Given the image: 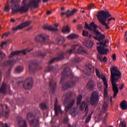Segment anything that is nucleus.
I'll return each instance as SVG.
<instances>
[{"label": "nucleus", "mask_w": 127, "mask_h": 127, "mask_svg": "<svg viewBox=\"0 0 127 127\" xmlns=\"http://www.w3.org/2000/svg\"><path fill=\"white\" fill-rule=\"evenodd\" d=\"M62 78L60 82L62 85L63 91L67 90L75 85V84L79 81V77L75 76L72 73V70L69 66L65 67L62 72Z\"/></svg>", "instance_id": "1"}, {"label": "nucleus", "mask_w": 127, "mask_h": 127, "mask_svg": "<svg viewBox=\"0 0 127 127\" xmlns=\"http://www.w3.org/2000/svg\"><path fill=\"white\" fill-rule=\"evenodd\" d=\"M20 0H11L10 3L11 4L10 9L12 10V14L15 13H24V12H27L29 7H38L39 2L41 1V0H31L29 3H25L26 0H23L22 3L23 5L19 7V2Z\"/></svg>", "instance_id": "2"}, {"label": "nucleus", "mask_w": 127, "mask_h": 127, "mask_svg": "<svg viewBox=\"0 0 127 127\" xmlns=\"http://www.w3.org/2000/svg\"><path fill=\"white\" fill-rule=\"evenodd\" d=\"M111 84L112 85V90L114 92L113 98L116 99L119 93L118 84H116L122 78V72L119 70L118 66H113L110 68Z\"/></svg>", "instance_id": "3"}, {"label": "nucleus", "mask_w": 127, "mask_h": 127, "mask_svg": "<svg viewBox=\"0 0 127 127\" xmlns=\"http://www.w3.org/2000/svg\"><path fill=\"white\" fill-rule=\"evenodd\" d=\"M85 28H87V29H88V30L90 31H93L94 34L96 35V36L93 37V38H94L95 40L102 41V40H104V39L106 38L105 35L102 34L97 30V25L93 22L91 23L89 25L85 23Z\"/></svg>", "instance_id": "4"}, {"label": "nucleus", "mask_w": 127, "mask_h": 127, "mask_svg": "<svg viewBox=\"0 0 127 127\" xmlns=\"http://www.w3.org/2000/svg\"><path fill=\"white\" fill-rule=\"evenodd\" d=\"M97 19H98L100 23L105 26L106 29H110V26L108 25V24L106 23L108 17H111L112 15L110 14L109 11L101 10L98 12V14L96 15Z\"/></svg>", "instance_id": "5"}, {"label": "nucleus", "mask_w": 127, "mask_h": 127, "mask_svg": "<svg viewBox=\"0 0 127 127\" xmlns=\"http://www.w3.org/2000/svg\"><path fill=\"white\" fill-rule=\"evenodd\" d=\"M15 79L16 82V87H19V85H23L24 89L28 90L31 89L33 86V78L31 77H28L25 81L22 80V77H17Z\"/></svg>", "instance_id": "6"}, {"label": "nucleus", "mask_w": 127, "mask_h": 127, "mask_svg": "<svg viewBox=\"0 0 127 127\" xmlns=\"http://www.w3.org/2000/svg\"><path fill=\"white\" fill-rule=\"evenodd\" d=\"M72 92H67L64 94L63 99L64 100V104H67L66 107H65V111L66 112H68L71 108L74 106L76 100L75 98H72Z\"/></svg>", "instance_id": "7"}, {"label": "nucleus", "mask_w": 127, "mask_h": 127, "mask_svg": "<svg viewBox=\"0 0 127 127\" xmlns=\"http://www.w3.org/2000/svg\"><path fill=\"white\" fill-rule=\"evenodd\" d=\"M99 103V92L98 91H93L91 93L90 104L91 106L96 107Z\"/></svg>", "instance_id": "8"}, {"label": "nucleus", "mask_w": 127, "mask_h": 127, "mask_svg": "<svg viewBox=\"0 0 127 127\" xmlns=\"http://www.w3.org/2000/svg\"><path fill=\"white\" fill-rule=\"evenodd\" d=\"M27 120L28 122H29L31 126L34 127H39L38 126V124L39 123V120L37 119L34 118L31 121H29L31 118H34V114H32V113H28L26 116Z\"/></svg>", "instance_id": "9"}, {"label": "nucleus", "mask_w": 127, "mask_h": 127, "mask_svg": "<svg viewBox=\"0 0 127 127\" xmlns=\"http://www.w3.org/2000/svg\"><path fill=\"white\" fill-rule=\"evenodd\" d=\"M38 62L36 60L31 61L29 64L28 68L30 73H35L37 70L38 67Z\"/></svg>", "instance_id": "10"}, {"label": "nucleus", "mask_w": 127, "mask_h": 127, "mask_svg": "<svg viewBox=\"0 0 127 127\" xmlns=\"http://www.w3.org/2000/svg\"><path fill=\"white\" fill-rule=\"evenodd\" d=\"M30 51H32V49L27 48L23 51H16L12 52L9 56V58H12V57L17 56L18 55H20V54H24V55H26V52H30Z\"/></svg>", "instance_id": "11"}, {"label": "nucleus", "mask_w": 127, "mask_h": 127, "mask_svg": "<svg viewBox=\"0 0 127 127\" xmlns=\"http://www.w3.org/2000/svg\"><path fill=\"white\" fill-rule=\"evenodd\" d=\"M49 40V36L45 34H41L35 38V41L37 42H43L45 43Z\"/></svg>", "instance_id": "12"}, {"label": "nucleus", "mask_w": 127, "mask_h": 127, "mask_svg": "<svg viewBox=\"0 0 127 127\" xmlns=\"http://www.w3.org/2000/svg\"><path fill=\"white\" fill-rule=\"evenodd\" d=\"M65 56V53L63 52H61L59 53L57 55V57L53 58L49 62V64H52V63H54L55 61H60L61 60H64Z\"/></svg>", "instance_id": "13"}, {"label": "nucleus", "mask_w": 127, "mask_h": 127, "mask_svg": "<svg viewBox=\"0 0 127 127\" xmlns=\"http://www.w3.org/2000/svg\"><path fill=\"white\" fill-rule=\"evenodd\" d=\"M29 25H30V21L24 22L20 25H18L17 27L15 28H12V31H17V30H21V29L24 28V27L29 26Z\"/></svg>", "instance_id": "14"}, {"label": "nucleus", "mask_w": 127, "mask_h": 127, "mask_svg": "<svg viewBox=\"0 0 127 127\" xmlns=\"http://www.w3.org/2000/svg\"><path fill=\"white\" fill-rule=\"evenodd\" d=\"M80 53V46L79 45H75L72 46L71 49L67 51L65 54H72V53Z\"/></svg>", "instance_id": "15"}, {"label": "nucleus", "mask_w": 127, "mask_h": 127, "mask_svg": "<svg viewBox=\"0 0 127 127\" xmlns=\"http://www.w3.org/2000/svg\"><path fill=\"white\" fill-rule=\"evenodd\" d=\"M102 78L104 83V86H105L104 97V99H107V98H108V81H107V78H106V76H102Z\"/></svg>", "instance_id": "16"}, {"label": "nucleus", "mask_w": 127, "mask_h": 127, "mask_svg": "<svg viewBox=\"0 0 127 127\" xmlns=\"http://www.w3.org/2000/svg\"><path fill=\"white\" fill-rule=\"evenodd\" d=\"M49 87L50 88V91L52 93L54 94L55 91H56V88H57V84L56 81H54L53 79L50 81Z\"/></svg>", "instance_id": "17"}, {"label": "nucleus", "mask_w": 127, "mask_h": 127, "mask_svg": "<svg viewBox=\"0 0 127 127\" xmlns=\"http://www.w3.org/2000/svg\"><path fill=\"white\" fill-rule=\"evenodd\" d=\"M54 110L55 115L57 116H58L59 113H61V114L63 113L62 112V110H61V106H58V101H57V99H56V102L54 104Z\"/></svg>", "instance_id": "18"}, {"label": "nucleus", "mask_w": 127, "mask_h": 127, "mask_svg": "<svg viewBox=\"0 0 127 127\" xmlns=\"http://www.w3.org/2000/svg\"><path fill=\"white\" fill-rule=\"evenodd\" d=\"M78 11V9H73L71 11L70 10H67L65 12H62V15H64L65 14L66 17H70V16H72L74 14V13H76Z\"/></svg>", "instance_id": "19"}, {"label": "nucleus", "mask_w": 127, "mask_h": 127, "mask_svg": "<svg viewBox=\"0 0 127 127\" xmlns=\"http://www.w3.org/2000/svg\"><path fill=\"white\" fill-rule=\"evenodd\" d=\"M97 51L100 55H104V54H107L109 52V49H105L101 46H98Z\"/></svg>", "instance_id": "20"}, {"label": "nucleus", "mask_w": 127, "mask_h": 127, "mask_svg": "<svg viewBox=\"0 0 127 127\" xmlns=\"http://www.w3.org/2000/svg\"><path fill=\"white\" fill-rule=\"evenodd\" d=\"M95 86L96 84L95 83V82L94 80H92L88 81L87 83L86 84V88L88 90H90V91H93Z\"/></svg>", "instance_id": "21"}, {"label": "nucleus", "mask_w": 127, "mask_h": 127, "mask_svg": "<svg viewBox=\"0 0 127 127\" xmlns=\"http://www.w3.org/2000/svg\"><path fill=\"white\" fill-rule=\"evenodd\" d=\"M84 109H85V111L86 112L85 116H87V115H88V112H89V110H88V104H86L85 102H82L81 105L80 107V110L81 111H83Z\"/></svg>", "instance_id": "22"}, {"label": "nucleus", "mask_w": 127, "mask_h": 127, "mask_svg": "<svg viewBox=\"0 0 127 127\" xmlns=\"http://www.w3.org/2000/svg\"><path fill=\"white\" fill-rule=\"evenodd\" d=\"M84 45L87 48H92L94 43L91 40H85L83 42Z\"/></svg>", "instance_id": "23"}, {"label": "nucleus", "mask_w": 127, "mask_h": 127, "mask_svg": "<svg viewBox=\"0 0 127 127\" xmlns=\"http://www.w3.org/2000/svg\"><path fill=\"white\" fill-rule=\"evenodd\" d=\"M85 69L86 71H88L89 73H93L94 72V71H95L94 67H93V66L90 64H88L86 65Z\"/></svg>", "instance_id": "24"}, {"label": "nucleus", "mask_w": 127, "mask_h": 127, "mask_svg": "<svg viewBox=\"0 0 127 127\" xmlns=\"http://www.w3.org/2000/svg\"><path fill=\"white\" fill-rule=\"evenodd\" d=\"M44 29H45V30L47 29V30H49L50 31H54V32L58 31V28H53L51 26L44 25Z\"/></svg>", "instance_id": "25"}, {"label": "nucleus", "mask_w": 127, "mask_h": 127, "mask_svg": "<svg viewBox=\"0 0 127 127\" xmlns=\"http://www.w3.org/2000/svg\"><path fill=\"white\" fill-rule=\"evenodd\" d=\"M6 84L5 82H3L0 88V93H2V94H5L6 93Z\"/></svg>", "instance_id": "26"}, {"label": "nucleus", "mask_w": 127, "mask_h": 127, "mask_svg": "<svg viewBox=\"0 0 127 127\" xmlns=\"http://www.w3.org/2000/svg\"><path fill=\"white\" fill-rule=\"evenodd\" d=\"M16 63V60H9L4 63V64H6L8 66H13L14 64Z\"/></svg>", "instance_id": "27"}, {"label": "nucleus", "mask_w": 127, "mask_h": 127, "mask_svg": "<svg viewBox=\"0 0 127 127\" xmlns=\"http://www.w3.org/2000/svg\"><path fill=\"white\" fill-rule=\"evenodd\" d=\"M57 44H63L65 42V39L63 37H59L56 40Z\"/></svg>", "instance_id": "28"}, {"label": "nucleus", "mask_w": 127, "mask_h": 127, "mask_svg": "<svg viewBox=\"0 0 127 127\" xmlns=\"http://www.w3.org/2000/svg\"><path fill=\"white\" fill-rule=\"evenodd\" d=\"M120 105L121 109H122V110H127V101H126L125 100L122 101L121 102Z\"/></svg>", "instance_id": "29"}, {"label": "nucleus", "mask_w": 127, "mask_h": 127, "mask_svg": "<svg viewBox=\"0 0 127 127\" xmlns=\"http://www.w3.org/2000/svg\"><path fill=\"white\" fill-rule=\"evenodd\" d=\"M24 70V67H23L22 66H17L15 69V73H21Z\"/></svg>", "instance_id": "30"}, {"label": "nucleus", "mask_w": 127, "mask_h": 127, "mask_svg": "<svg viewBox=\"0 0 127 127\" xmlns=\"http://www.w3.org/2000/svg\"><path fill=\"white\" fill-rule=\"evenodd\" d=\"M37 56H40L42 58H44L46 56V53L45 52L39 51L36 52Z\"/></svg>", "instance_id": "31"}, {"label": "nucleus", "mask_w": 127, "mask_h": 127, "mask_svg": "<svg viewBox=\"0 0 127 127\" xmlns=\"http://www.w3.org/2000/svg\"><path fill=\"white\" fill-rule=\"evenodd\" d=\"M62 32L63 33H69L70 32V29H69L68 25L64 26L62 29Z\"/></svg>", "instance_id": "32"}, {"label": "nucleus", "mask_w": 127, "mask_h": 127, "mask_svg": "<svg viewBox=\"0 0 127 127\" xmlns=\"http://www.w3.org/2000/svg\"><path fill=\"white\" fill-rule=\"evenodd\" d=\"M77 37H78V36L75 34H70L67 36L68 39H75Z\"/></svg>", "instance_id": "33"}, {"label": "nucleus", "mask_w": 127, "mask_h": 127, "mask_svg": "<svg viewBox=\"0 0 127 127\" xmlns=\"http://www.w3.org/2000/svg\"><path fill=\"white\" fill-rule=\"evenodd\" d=\"M39 107L41 110H46L47 109V105L44 103H41Z\"/></svg>", "instance_id": "34"}, {"label": "nucleus", "mask_w": 127, "mask_h": 127, "mask_svg": "<svg viewBox=\"0 0 127 127\" xmlns=\"http://www.w3.org/2000/svg\"><path fill=\"white\" fill-rule=\"evenodd\" d=\"M54 69V67H53V66L48 65L45 69V72H51V71H53Z\"/></svg>", "instance_id": "35"}, {"label": "nucleus", "mask_w": 127, "mask_h": 127, "mask_svg": "<svg viewBox=\"0 0 127 127\" xmlns=\"http://www.w3.org/2000/svg\"><path fill=\"white\" fill-rule=\"evenodd\" d=\"M20 122L21 124L20 127H27V125L26 124V121L25 120H22Z\"/></svg>", "instance_id": "36"}, {"label": "nucleus", "mask_w": 127, "mask_h": 127, "mask_svg": "<svg viewBox=\"0 0 127 127\" xmlns=\"http://www.w3.org/2000/svg\"><path fill=\"white\" fill-rule=\"evenodd\" d=\"M79 57L76 56L75 58H73L71 60L72 62H74V63H78L79 60Z\"/></svg>", "instance_id": "37"}, {"label": "nucleus", "mask_w": 127, "mask_h": 127, "mask_svg": "<svg viewBox=\"0 0 127 127\" xmlns=\"http://www.w3.org/2000/svg\"><path fill=\"white\" fill-rule=\"evenodd\" d=\"M5 57V54L3 53L2 51H0V62Z\"/></svg>", "instance_id": "38"}, {"label": "nucleus", "mask_w": 127, "mask_h": 127, "mask_svg": "<svg viewBox=\"0 0 127 127\" xmlns=\"http://www.w3.org/2000/svg\"><path fill=\"white\" fill-rule=\"evenodd\" d=\"M9 9H10V7H9V4H7L5 6L4 10L5 11H7V12H9Z\"/></svg>", "instance_id": "39"}, {"label": "nucleus", "mask_w": 127, "mask_h": 127, "mask_svg": "<svg viewBox=\"0 0 127 127\" xmlns=\"http://www.w3.org/2000/svg\"><path fill=\"white\" fill-rule=\"evenodd\" d=\"M80 54L84 53V54H87V51L84 49L82 47H80Z\"/></svg>", "instance_id": "40"}, {"label": "nucleus", "mask_w": 127, "mask_h": 127, "mask_svg": "<svg viewBox=\"0 0 127 127\" xmlns=\"http://www.w3.org/2000/svg\"><path fill=\"white\" fill-rule=\"evenodd\" d=\"M82 35L83 36H85V37H87L89 36V32L88 31H85V30H83L82 32Z\"/></svg>", "instance_id": "41"}, {"label": "nucleus", "mask_w": 127, "mask_h": 127, "mask_svg": "<svg viewBox=\"0 0 127 127\" xmlns=\"http://www.w3.org/2000/svg\"><path fill=\"white\" fill-rule=\"evenodd\" d=\"M108 109V104H107L106 102H104L103 103V110L104 112H106L107 110Z\"/></svg>", "instance_id": "42"}, {"label": "nucleus", "mask_w": 127, "mask_h": 127, "mask_svg": "<svg viewBox=\"0 0 127 127\" xmlns=\"http://www.w3.org/2000/svg\"><path fill=\"white\" fill-rule=\"evenodd\" d=\"M97 44L98 45H103L104 47H107V44L105 42H100L99 43H97Z\"/></svg>", "instance_id": "43"}, {"label": "nucleus", "mask_w": 127, "mask_h": 127, "mask_svg": "<svg viewBox=\"0 0 127 127\" xmlns=\"http://www.w3.org/2000/svg\"><path fill=\"white\" fill-rule=\"evenodd\" d=\"M10 72H11V68H9L8 71L6 72V76L7 78H8V77H9V75H10Z\"/></svg>", "instance_id": "44"}, {"label": "nucleus", "mask_w": 127, "mask_h": 127, "mask_svg": "<svg viewBox=\"0 0 127 127\" xmlns=\"http://www.w3.org/2000/svg\"><path fill=\"white\" fill-rule=\"evenodd\" d=\"M78 110V108L77 107H75L73 109V110L72 111V114H74V115H76L78 112H77Z\"/></svg>", "instance_id": "45"}, {"label": "nucleus", "mask_w": 127, "mask_h": 127, "mask_svg": "<svg viewBox=\"0 0 127 127\" xmlns=\"http://www.w3.org/2000/svg\"><path fill=\"white\" fill-rule=\"evenodd\" d=\"M95 72L96 73V76L99 77L100 78L101 77V74H100V70H99L98 69H95Z\"/></svg>", "instance_id": "46"}, {"label": "nucleus", "mask_w": 127, "mask_h": 127, "mask_svg": "<svg viewBox=\"0 0 127 127\" xmlns=\"http://www.w3.org/2000/svg\"><path fill=\"white\" fill-rule=\"evenodd\" d=\"M76 105L77 106H79L80 105V95H78L77 98Z\"/></svg>", "instance_id": "47"}, {"label": "nucleus", "mask_w": 127, "mask_h": 127, "mask_svg": "<svg viewBox=\"0 0 127 127\" xmlns=\"http://www.w3.org/2000/svg\"><path fill=\"white\" fill-rule=\"evenodd\" d=\"M119 127H127V124L124 122H121L119 125Z\"/></svg>", "instance_id": "48"}, {"label": "nucleus", "mask_w": 127, "mask_h": 127, "mask_svg": "<svg viewBox=\"0 0 127 127\" xmlns=\"http://www.w3.org/2000/svg\"><path fill=\"white\" fill-rule=\"evenodd\" d=\"M91 118H92L91 115H89L87 118L86 119V123H88L90 121H91Z\"/></svg>", "instance_id": "49"}, {"label": "nucleus", "mask_w": 127, "mask_h": 127, "mask_svg": "<svg viewBox=\"0 0 127 127\" xmlns=\"http://www.w3.org/2000/svg\"><path fill=\"white\" fill-rule=\"evenodd\" d=\"M94 4L93 3H90L88 5V9H91L94 7Z\"/></svg>", "instance_id": "50"}, {"label": "nucleus", "mask_w": 127, "mask_h": 127, "mask_svg": "<svg viewBox=\"0 0 127 127\" xmlns=\"http://www.w3.org/2000/svg\"><path fill=\"white\" fill-rule=\"evenodd\" d=\"M7 44V42H2L1 44L0 45V47L2 48H3V45H6Z\"/></svg>", "instance_id": "51"}, {"label": "nucleus", "mask_w": 127, "mask_h": 127, "mask_svg": "<svg viewBox=\"0 0 127 127\" xmlns=\"http://www.w3.org/2000/svg\"><path fill=\"white\" fill-rule=\"evenodd\" d=\"M112 59L113 61H116V60L117 59V56L115 55V54H114L112 55Z\"/></svg>", "instance_id": "52"}, {"label": "nucleus", "mask_w": 127, "mask_h": 127, "mask_svg": "<svg viewBox=\"0 0 127 127\" xmlns=\"http://www.w3.org/2000/svg\"><path fill=\"white\" fill-rule=\"evenodd\" d=\"M124 88H125V84H121L119 86L120 90H123V89H124Z\"/></svg>", "instance_id": "53"}, {"label": "nucleus", "mask_w": 127, "mask_h": 127, "mask_svg": "<svg viewBox=\"0 0 127 127\" xmlns=\"http://www.w3.org/2000/svg\"><path fill=\"white\" fill-rule=\"evenodd\" d=\"M109 116V113H107L106 114L104 118L103 122H105V121H107V119H108V117Z\"/></svg>", "instance_id": "54"}, {"label": "nucleus", "mask_w": 127, "mask_h": 127, "mask_svg": "<svg viewBox=\"0 0 127 127\" xmlns=\"http://www.w3.org/2000/svg\"><path fill=\"white\" fill-rule=\"evenodd\" d=\"M8 34H9V33H7V32H6V33H4L3 35L1 37V38H3V37L4 36H8Z\"/></svg>", "instance_id": "55"}, {"label": "nucleus", "mask_w": 127, "mask_h": 127, "mask_svg": "<svg viewBox=\"0 0 127 127\" xmlns=\"http://www.w3.org/2000/svg\"><path fill=\"white\" fill-rule=\"evenodd\" d=\"M111 20H116V18H115L114 17H111L108 19V22H110V21H111Z\"/></svg>", "instance_id": "56"}, {"label": "nucleus", "mask_w": 127, "mask_h": 127, "mask_svg": "<svg viewBox=\"0 0 127 127\" xmlns=\"http://www.w3.org/2000/svg\"><path fill=\"white\" fill-rule=\"evenodd\" d=\"M103 62H107L108 61V59L106 57H104V58L102 59Z\"/></svg>", "instance_id": "57"}, {"label": "nucleus", "mask_w": 127, "mask_h": 127, "mask_svg": "<svg viewBox=\"0 0 127 127\" xmlns=\"http://www.w3.org/2000/svg\"><path fill=\"white\" fill-rule=\"evenodd\" d=\"M6 109L7 111L5 112V114L6 116H7L8 115V111H7L8 108H7V107H6Z\"/></svg>", "instance_id": "58"}, {"label": "nucleus", "mask_w": 127, "mask_h": 127, "mask_svg": "<svg viewBox=\"0 0 127 127\" xmlns=\"http://www.w3.org/2000/svg\"><path fill=\"white\" fill-rule=\"evenodd\" d=\"M2 77V75L1 74V70L0 69V80H1Z\"/></svg>", "instance_id": "59"}, {"label": "nucleus", "mask_w": 127, "mask_h": 127, "mask_svg": "<svg viewBox=\"0 0 127 127\" xmlns=\"http://www.w3.org/2000/svg\"><path fill=\"white\" fill-rule=\"evenodd\" d=\"M51 13H52L51 11H47V14H48V15L51 14Z\"/></svg>", "instance_id": "60"}, {"label": "nucleus", "mask_w": 127, "mask_h": 127, "mask_svg": "<svg viewBox=\"0 0 127 127\" xmlns=\"http://www.w3.org/2000/svg\"><path fill=\"white\" fill-rule=\"evenodd\" d=\"M98 57V59H99L100 61H102V56H99Z\"/></svg>", "instance_id": "61"}, {"label": "nucleus", "mask_w": 127, "mask_h": 127, "mask_svg": "<svg viewBox=\"0 0 127 127\" xmlns=\"http://www.w3.org/2000/svg\"><path fill=\"white\" fill-rule=\"evenodd\" d=\"M15 21V20H14L13 18H11L10 19V22H14Z\"/></svg>", "instance_id": "62"}, {"label": "nucleus", "mask_w": 127, "mask_h": 127, "mask_svg": "<svg viewBox=\"0 0 127 127\" xmlns=\"http://www.w3.org/2000/svg\"><path fill=\"white\" fill-rule=\"evenodd\" d=\"M49 0H42L43 2H47Z\"/></svg>", "instance_id": "63"}, {"label": "nucleus", "mask_w": 127, "mask_h": 127, "mask_svg": "<svg viewBox=\"0 0 127 127\" xmlns=\"http://www.w3.org/2000/svg\"><path fill=\"white\" fill-rule=\"evenodd\" d=\"M54 26H55V27L57 28V27H58V24H55L54 25Z\"/></svg>", "instance_id": "64"}]
</instances>
